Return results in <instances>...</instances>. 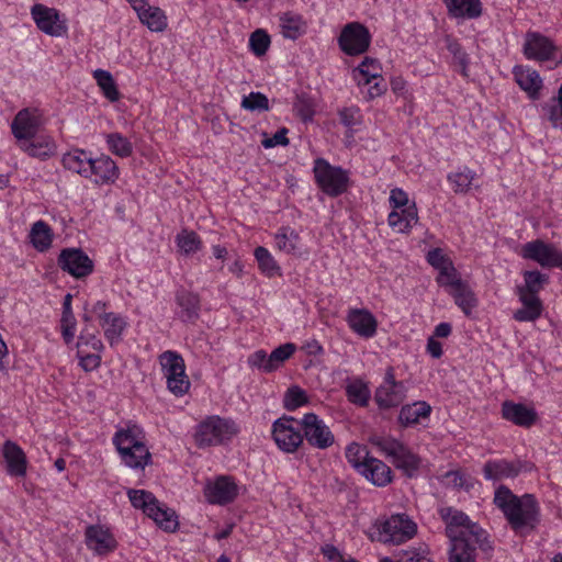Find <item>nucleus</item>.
<instances>
[{"label":"nucleus","instance_id":"43","mask_svg":"<svg viewBox=\"0 0 562 562\" xmlns=\"http://www.w3.org/2000/svg\"><path fill=\"white\" fill-rule=\"evenodd\" d=\"M178 248L183 255L190 256L202 248V240L195 232L184 228L178 234Z\"/></svg>","mask_w":562,"mask_h":562},{"label":"nucleus","instance_id":"35","mask_svg":"<svg viewBox=\"0 0 562 562\" xmlns=\"http://www.w3.org/2000/svg\"><path fill=\"white\" fill-rule=\"evenodd\" d=\"M280 26L284 37L296 40L306 32V23L301 15L286 12L280 18Z\"/></svg>","mask_w":562,"mask_h":562},{"label":"nucleus","instance_id":"36","mask_svg":"<svg viewBox=\"0 0 562 562\" xmlns=\"http://www.w3.org/2000/svg\"><path fill=\"white\" fill-rule=\"evenodd\" d=\"M30 238L36 250L41 252L46 251L53 243L52 228L44 221H37L31 228Z\"/></svg>","mask_w":562,"mask_h":562},{"label":"nucleus","instance_id":"48","mask_svg":"<svg viewBox=\"0 0 562 562\" xmlns=\"http://www.w3.org/2000/svg\"><path fill=\"white\" fill-rule=\"evenodd\" d=\"M254 255L262 273L267 274L268 277H272L279 273L280 267L277 265L276 260L267 248L258 246L255 249Z\"/></svg>","mask_w":562,"mask_h":562},{"label":"nucleus","instance_id":"17","mask_svg":"<svg viewBox=\"0 0 562 562\" xmlns=\"http://www.w3.org/2000/svg\"><path fill=\"white\" fill-rule=\"evenodd\" d=\"M41 125V116L37 110L23 109L16 113L12 123L11 131L18 143L36 136Z\"/></svg>","mask_w":562,"mask_h":562},{"label":"nucleus","instance_id":"28","mask_svg":"<svg viewBox=\"0 0 562 562\" xmlns=\"http://www.w3.org/2000/svg\"><path fill=\"white\" fill-rule=\"evenodd\" d=\"M430 413L431 406L425 401H418L402 406L397 419L401 426L411 427L428 418Z\"/></svg>","mask_w":562,"mask_h":562},{"label":"nucleus","instance_id":"8","mask_svg":"<svg viewBox=\"0 0 562 562\" xmlns=\"http://www.w3.org/2000/svg\"><path fill=\"white\" fill-rule=\"evenodd\" d=\"M371 38L366 25L360 22H350L342 27L337 42L342 53L348 56H358L369 49Z\"/></svg>","mask_w":562,"mask_h":562},{"label":"nucleus","instance_id":"55","mask_svg":"<svg viewBox=\"0 0 562 562\" xmlns=\"http://www.w3.org/2000/svg\"><path fill=\"white\" fill-rule=\"evenodd\" d=\"M270 43V36L265 30L261 29L252 32L249 38L250 49L258 57L267 53Z\"/></svg>","mask_w":562,"mask_h":562},{"label":"nucleus","instance_id":"61","mask_svg":"<svg viewBox=\"0 0 562 562\" xmlns=\"http://www.w3.org/2000/svg\"><path fill=\"white\" fill-rule=\"evenodd\" d=\"M82 345L91 347L93 351L100 352L103 349V344L101 339L93 333H90L87 328H85L78 339V347L80 348Z\"/></svg>","mask_w":562,"mask_h":562},{"label":"nucleus","instance_id":"20","mask_svg":"<svg viewBox=\"0 0 562 562\" xmlns=\"http://www.w3.org/2000/svg\"><path fill=\"white\" fill-rule=\"evenodd\" d=\"M2 457L7 464V472L11 476H25L27 459L23 449L14 441L7 440L2 446Z\"/></svg>","mask_w":562,"mask_h":562},{"label":"nucleus","instance_id":"24","mask_svg":"<svg viewBox=\"0 0 562 562\" xmlns=\"http://www.w3.org/2000/svg\"><path fill=\"white\" fill-rule=\"evenodd\" d=\"M403 382L393 385H380L374 393V401L381 409L398 406L406 397Z\"/></svg>","mask_w":562,"mask_h":562},{"label":"nucleus","instance_id":"29","mask_svg":"<svg viewBox=\"0 0 562 562\" xmlns=\"http://www.w3.org/2000/svg\"><path fill=\"white\" fill-rule=\"evenodd\" d=\"M92 160L91 153L85 149H72L66 153L61 158L64 168L80 175L83 178H89V168Z\"/></svg>","mask_w":562,"mask_h":562},{"label":"nucleus","instance_id":"34","mask_svg":"<svg viewBox=\"0 0 562 562\" xmlns=\"http://www.w3.org/2000/svg\"><path fill=\"white\" fill-rule=\"evenodd\" d=\"M449 562H476V549L470 543V538L450 540Z\"/></svg>","mask_w":562,"mask_h":562},{"label":"nucleus","instance_id":"10","mask_svg":"<svg viewBox=\"0 0 562 562\" xmlns=\"http://www.w3.org/2000/svg\"><path fill=\"white\" fill-rule=\"evenodd\" d=\"M559 47L547 36L538 32H528L524 43L526 58L537 61H554L555 66L562 63Z\"/></svg>","mask_w":562,"mask_h":562},{"label":"nucleus","instance_id":"31","mask_svg":"<svg viewBox=\"0 0 562 562\" xmlns=\"http://www.w3.org/2000/svg\"><path fill=\"white\" fill-rule=\"evenodd\" d=\"M514 75L519 87L526 91L532 100L539 98L542 80L536 70H525L521 67H515Z\"/></svg>","mask_w":562,"mask_h":562},{"label":"nucleus","instance_id":"54","mask_svg":"<svg viewBox=\"0 0 562 562\" xmlns=\"http://www.w3.org/2000/svg\"><path fill=\"white\" fill-rule=\"evenodd\" d=\"M241 108L248 111L265 112L269 111V100L266 94L261 92H250L245 95L240 103Z\"/></svg>","mask_w":562,"mask_h":562},{"label":"nucleus","instance_id":"37","mask_svg":"<svg viewBox=\"0 0 562 562\" xmlns=\"http://www.w3.org/2000/svg\"><path fill=\"white\" fill-rule=\"evenodd\" d=\"M522 276L525 282L516 286V292L539 295V292L549 282V277L538 270H526Z\"/></svg>","mask_w":562,"mask_h":562},{"label":"nucleus","instance_id":"38","mask_svg":"<svg viewBox=\"0 0 562 562\" xmlns=\"http://www.w3.org/2000/svg\"><path fill=\"white\" fill-rule=\"evenodd\" d=\"M449 293L453 296L454 303L463 311L465 315H470L472 308L477 304L474 292L463 282L460 286L454 290H449Z\"/></svg>","mask_w":562,"mask_h":562},{"label":"nucleus","instance_id":"14","mask_svg":"<svg viewBox=\"0 0 562 562\" xmlns=\"http://www.w3.org/2000/svg\"><path fill=\"white\" fill-rule=\"evenodd\" d=\"M31 15L36 26L45 34L60 37L67 34V24L60 18L59 11L55 8H48L42 3H35L31 8Z\"/></svg>","mask_w":562,"mask_h":562},{"label":"nucleus","instance_id":"45","mask_svg":"<svg viewBox=\"0 0 562 562\" xmlns=\"http://www.w3.org/2000/svg\"><path fill=\"white\" fill-rule=\"evenodd\" d=\"M159 362L167 379L169 391L176 393V351H165L160 355Z\"/></svg>","mask_w":562,"mask_h":562},{"label":"nucleus","instance_id":"11","mask_svg":"<svg viewBox=\"0 0 562 562\" xmlns=\"http://www.w3.org/2000/svg\"><path fill=\"white\" fill-rule=\"evenodd\" d=\"M297 424L303 432L302 436L312 447L325 450L335 442L331 430L316 414H305Z\"/></svg>","mask_w":562,"mask_h":562},{"label":"nucleus","instance_id":"21","mask_svg":"<svg viewBox=\"0 0 562 562\" xmlns=\"http://www.w3.org/2000/svg\"><path fill=\"white\" fill-rule=\"evenodd\" d=\"M347 323L361 337L371 338L376 333V318L367 308H351L347 315Z\"/></svg>","mask_w":562,"mask_h":562},{"label":"nucleus","instance_id":"47","mask_svg":"<svg viewBox=\"0 0 562 562\" xmlns=\"http://www.w3.org/2000/svg\"><path fill=\"white\" fill-rule=\"evenodd\" d=\"M348 400L362 407L367 406L371 396L370 390L362 381H355L346 387Z\"/></svg>","mask_w":562,"mask_h":562},{"label":"nucleus","instance_id":"25","mask_svg":"<svg viewBox=\"0 0 562 562\" xmlns=\"http://www.w3.org/2000/svg\"><path fill=\"white\" fill-rule=\"evenodd\" d=\"M522 306L516 310L513 318L517 322H535L543 311L542 302L539 295H531L525 292H516Z\"/></svg>","mask_w":562,"mask_h":562},{"label":"nucleus","instance_id":"12","mask_svg":"<svg viewBox=\"0 0 562 562\" xmlns=\"http://www.w3.org/2000/svg\"><path fill=\"white\" fill-rule=\"evenodd\" d=\"M521 256L539 263L542 268H560L562 270V252L552 244L536 239L526 243Z\"/></svg>","mask_w":562,"mask_h":562},{"label":"nucleus","instance_id":"3","mask_svg":"<svg viewBox=\"0 0 562 562\" xmlns=\"http://www.w3.org/2000/svg\"><path fill=\"white\" fill-rule=\"evenodd\" d=\"M440 516L447 525L446 535L450 540L472 537L482 551L493 550L487 532L476 522L471 521L463 512L445 507L440 509Z\"/></svg>","mask_w":562,"mask_h":562},{"label":"nucleus","instance_id":"19","mask_svg":"<svg viewBox=\"0 0 562 562\" xmlns=\"http://www.w3.org/2000/svg\"><path fill=\"white\" fill-rule=\"evenodd\" d=\"M238 494V487L229 476H218L205 487L204 495L209 503L226 505L232 503Z\"/></svg>","mask_w":562,"mask_h":562},{"label":"nucleus","instance_id":"52","mask_svg":"<svg viewBox=\"0 0 562 562\" xmlns=\"http://www.w3.org/2000/svg\"><path fill=\"white\" fill-rule=\"evenodd\" d=\"M346 458L348 462L360 473L362 465L366 464L367 460L372 459L369 456L368 450L364 447L353 442L350 443L346 449Z\"/></svg>","mask_w":562,"mask_h":562},{"label":"nucleus","instance_id":"42","mask_svg":"<svg viewBox=\"0 0 562 562\" xmlns=\"http://www.w3.org/2000/svg\"><path fill=\"white\" fill-rule=\"evenodd\" d=\"M106 145L109 150L122 158L130 157L133 153L132 143L121 133H110L106 135Z\"/></svg>","mask_w":562,"mask_h":562},{"label":"nucleus","instance_id":"41","mask_svg":"<svg viewBox=\"0 0 562 562\" xmlns=\"http://www.w3.org/2000/svg\"><path fill=\"white\" fill-rule=\"evenodd\" d=\"M178 305L181 307L180 317L183 322H193L199 317L200 300L196 294H183L178 300Z\"/></svg>","mask_w":562,"mask_h":562},{"label":"nucleus","instance_id":"7","mask_svg":"<svg viewBox=\"0 0 562 562\" xmlns=\"http://www.w3.org/2000/svg\"><path fill=\"white\" fill-rule=\"evenodd\" d=\"M313 171L317 186L325 194L336 198L348 190L349 175L341 167L331 166L324 158H317Z\"/></svg>","mask_w":562,"mask_h":562},{"label":"nucleus","instance_id":"58","mask_svg":"<svg viewBox=\"0 0 562 562\" xmlns=\"http://www.w3.org/2000/svg\"><path fill=\"white\" fill-rule=\"evenodd\" d=\"M357 70L366 77V85H369L372 79L376 80L380 77V65L375 58L364 57L361 64L357 67Z\"/></svg>","mask_w":562,"mask_h":562},{"label":"nucleus","instance_id":"23","mask_svg":"<svg viewBox=\"0 0 562 562\" xmlns=\"http://www.w3.org/2000/svg\"><path fill=\"white\" fill-rule=\"evenodd\" d=\"M21 150L33 158L45 160L56 151V144L48 136H34L18 143Z\"/></svg>","mask_w":562,"mask_h":562},{"label":"nucleus","instance_id":"50","mask_svg":"<svg viewBox=\"0 0 562 562\" xmlns=\"http://www.w3.org/2000/svg\"><path fill=\"white\" fill-rule=\"evenodd\" d=\"M445 41H446L447 49L453 56L454 63L460 66L461 74L464 77H467L468 76V65H469L468 54L464 52V49L458 43V41L454 40L452 36L447 35Z\"/></svg>","mask_w":562,"mask_h":562},{"label":"nucleus","instance_id":"32","mask_svg":"<svg viewBox=\"0 0 562 562\" xmlns=\"http://www.w3.org/2000/svg\"><path fill=\"white\" fill-rule=\"evenodd\" d=\"M100 326L104 330V336L111 346L121 340L122 334L126 327V322L115 313H108L102 316Z\"/></svg>","mask_w":562,"mask_h":562},{"label":"nucleus","instance_id":"56","mask_svg":"<svg viewBox=\"0 0 562 562\" xmlns=\"http://www.w3.org/2000/svg\"><path fill=\"white\" fill-rule=\"evenodd\" d=\"M436 282L438 283L439 286L449 290H454L457 286H460L464 281L461 279L459 272L452 265L446 270H442L438 273Z\"/></svg>","mask_w":562,"mask_h":562},{"label":"nucleus","instance_id":"63","mask_svg":"<svg viewBox=\"0 0 562 562\" xmlns=\"http://www.w3.org/2000/svg\"><path fill=\"white\" fill-rule=\"evenodd\" d=\"M191 383L186 374L184 360L178 355V395H183L190 390Z\"/></svg>","mask_w":562,"mask_h":562},{"label":"nucleus","instance_id":"27","mask_svg":"<svg viewBox=\"0 0 562 562\" xmlns=\"http://www.w3.org/2000/svg\"><path fill=\"white\" fill-rule=\"evenodd\" d=\"M360 474L376 486H385L392 481L391 468L373 457L362 465Z\"/></svg>","mask_w":562,"mask_h":562},{"label":"nucleus","instance_id":"1","mask_svg":"<svg viewBox=\"0 0 562 562\" xmlns=\"http://www.w3.org/2000/svg\"><path fill=\"white\" fill-rule=\"evenodd\" d=\"M494 504L516 532L532 531L539 522V507L532 494L518 497L507 486L501 485L495 491Z\"/></svg>","mask_w":562,"mask_h":562},{"label":"nucleus","instance_id":"4","mask_svg":"<svg viewBox=\"0 0 562 562\" xmlns=\"http://www.w3.org/2000/svg\"><path fill=\"white\" fill-rule=\"evenodd\" d=\"M369 441L385 457L391 458L394 467L402 470L406 476L413 477L419 469L420 458L402 441L382 436H372Z\"/></svg>","mask_w":562,"mask_h":562},{"label":"nucleus","instance_id":"46","mask_svg":"<svg viewBox=\"0 0 562 562\" xmlns=\"http://www.w3.org/2000/svg\"><path fill=\"white\" fill-rule=\"evenodd\" d=\"M315 101L306 93L297 94L293 103L295 114L303 121H312L315 114Z\"/></svg>","mask_w":562,"mask_h":562},{"label":"nucleus","instance_id":"49","mask_svg":"<svg viewBox=\"0 0 562 562\" xmlns=\"http://www.w3.org/2000/svg\"><path fill=\"white\" fill-rule=\"evenodd\" d=\"M277 246L280 250L286 254H297L300 248L297 246L300 238L297 233L290 228H282L276 236Z\"/></svg>","mask_w":562,"mask_h":562},{"label":"nucleus","instance_id":"33","mask_svg":"<svg viewBox=\"0 0 562 562\" xmlns=\"http://www.w3.org/2000/svg\"><path fill=\"white\" fill-rule=\"evenodd\" d=\"M389 225L400 233H405L418 222V214L415 204L403 209L401 212L392 211L389 214Z\"/></svg>","mask_w":562,"mask_h":562},{"label":"nucleus","instance_id":"64","mask_svg":"<svg viewBox=\"0 0 562 562\" xmlns=\"http://www.w3.org/2000/svg\"><path fill=\"white\" fill-rule=\"evenodd\" d=\"M402 553L407 557L406 562H431L427 557V550L422 547L403 550Z\"/></svg>","mask_w":562,"mask_h":562},{"label":"nucleus","instance_id":"51","mask_svg":"<svg viewBox=\"0 0 562 562\" xmlns=\"http://www.w3.org/2000/svg\"><path fill=\"white\" fill-rule=\"evenodd\" d=\"M308 403L306 392L300 386L293 385L288 389L283 398V406L286 411H295L296 408Z\"/></svg>","mask_w":562,"mask_h":562},{"label":"nucleus","instance_id":"13","mask_svg":"<svg viewBox=\"0 0 562 562\" xmlns=\"http://www.w3.org/2000/svg\"><path fill=\"white\" fill-rule=\"evenodd\" d=\"M294 417L283 416L277 419L272 426V437L277 446L286 453H293L303 443L301 428L296 429L293 423H297Z\"/></svg>","mask_w":562,"mask_h":562},{"label":"nucleus","instance_id":"15","mask_svg":"<svg viewBox=\"0 0 562 562\" xmlns=\"http://www.w3.org/2000/svg\"><path fill=\"white\" fill-rule=\"evenodd\" d=\"M58 266L70 276L81 279L93 271V261L80 248H65L58 256Z\"/></svg>","mask_w":562,"mask_h":562},{"label":"nucleus","instance_id":"60","mask_svg":"<svg viewBox=\"0 0 562 562\" xmlns=\"http://www.w3.org/2000/svg\"><path fill=\"white\" fill-rule=\"evenodd\" d=\"M427 262L439 272L453 265L452 260L446 256L441 248H434L427 254Z\"/></svg>","mask_w":562,"mask_h":562},{"label":"nucleus","instance_id":"2","mask_svg":"<svg viewBox=\"0 0 562 562\" xmlns=\"http://www.w3.org/2000/svg\"><path fill=\"white\" fill-rule=\"evenodd\" d=\"M113 443L122 462L131 469L144 470L151 462V454L136 426L119 429L113 437Z\"/></svg>","mask_w":562,"mask_h":562},{"label":"nucleus","instance_id":"6","mask_svg":"<svg viewBox=\"0 0 562 562\" xmlns=\"http://www.w3.org/2000/svg\"><path fill=\"white\" fill-rule=\"evenodd\" d=\"M127 496L133 507L142 509L143 513L153 518L155 522L166 531H176V519L173 513L161 507L155 495L145 490H127Z\"/></svg>","mask_w":562,"mask_h":562},{"label":"nucleus","instance_id":"62","mask_svg":"<svg viewBox=\"0 0 562 562\" xmlns=\"http://www.w3.org/2000/svg\"><path fill=\"white\" fill-rule=\"evenodd\" d=\"M268 359L269 356L265 350H257L248 357V364L252 368L260 369L266 373H270L272 370L269 369Z\"/></svg>","mask_w":562,"mask_h":562},{"label":"nucleus","instance_id":"59","mask_svg":"<svg viewBox=\"0 0 562 562\" xmlns=\"http://www.w3.org/2000/svg\"><path fill=\"white\" fill-rule=\"evenodd\" d=\"M340 122L348 128L347 136L352 137L353 127L360 124L358 108H344L339 111Z\"/></svg>","mask_w":562,"mask_h":562},{"label":"nucleus","instance_id":"40","mask_svg":"<svg viewBox=\"0 0 562 562\" xmlns=\"http://www.w3.org/2000/svg\"><path fill=\"white\" fill-rule=\"evenodd\" d=\"M140 21L148 26L149 30L159 32L162 31L167 23L164 12L159 8H151L149 5L137 12Z\"/></svg>","mask_w":562,"mask_h":562},{"label":"nucleus","instance_id":"44","mask_svg":"<svg viewBox=\"0 0 562 562\" xmlns=\"http://www.w3.org/2000/svg\"><path fill=\"white\" fill-rule=\"evenodd\" d=\"M548 121L554 128H562V85L559 88L558 97L542 108Z\"/></svg>","mask_w":562,"mask_h":562},{"label":"nucleus","instance_id":"53","mask_svg":"<svg viewBox=\"0 0 562 562\" xmlns=\"http://www.w3.org/2000/svg\"><path fill=\"white\" fill-rule=\"evenodd\" d=\"M296 347L292 342L283 344L279 347H277L269 355V369L276 371L282 363L288 360L295 351Z\"/></svg>","mask_w":562,"mask_h":562},{"label":"nucleus","instance_id":"9","mask_svg":"<svg viewBox=\"0 0 562 562\" xmlns=\"http://www.w3.org/2000/svg\"><path fill=\"white\" fill-rule=\"evenodd\" d=\"M417 531L416 524L405 514L392 515L379 528V541L401 544L412 539Z\"/></svg>","mask_w":562,"mask_h":562},{"label":"nucleus","instance_id":"22","mask_svg":"<svg viewBox=\"0 0 562 562\" xmlns=\"http://www.w3.org/2000/svg\"><path fill=\"white\" fill-rule=\"evenodd\" d=\"M502 416L520 427H530L537 420V412L521 403L505 401L502 404Z\"/></svg>","mask_w":562,"mask_h":562},{"label":"nucleus","instance_id":"57","mask_svg":"<svg viewBox=\"0 0 562 562\" xmlns=\"http://www.w3.org/2000/svg\"><path fill=\"white\" fill-rule=\"evenodd\" d=\"M474 176L473 171L467 169L461 172L450 173L448 180L453 183L456 193H464L470 189Z\"/></svg>","mask_w":562,"mask_h":562},{"label":"nucleus","instance_id":"30","mask_svg":"<svg viewBox=\"0 0 562 562\" xmlns=\"http://www.w3.org/2000/svg\"><path fill=\"white\" fill-rule=\"evenodd\" d=\"M520 470L519 462H508L506 460L487 461L483 467L484 477L494 481L516 477Z\"/></svg>","mask_w":562,"mask_h":562},{"label":"nucleus","instance_id":"18","mask_svg":"<svg viewBox=\"0 0 562 562\" xmlns=\"http://www.w3.org/2000/svg\"><path fill=\"white\" fill-rule=\"evenodd\" d=\"M88 172V179H91L98 186L112 184L120 176L116 162L108 155L92 158Z\"/></svg>","mask_w":562,"mask_h":562},{"label":"nucleus","instance_id":"5","mask_svg":"<svg viewBox=\"0 0 562 562\" xmlns=\"http://www.w3.org/2000/svg\"><path fill=\"white\" fill-rule=\"evenodd\" d=\"M238 432V427L232 419L217 415L207 416L198 424L194 442L199 448L223 445Z\"/></svg>","mask_w":562,"mask_h":562},{"label":"nucleus","instance_id":"26","mask_svg":"<svg viewBox=\"0 0 562 562\" xmlns=\"http://www.w3.org/2000/svg\"><path fill=\"white\" fill-rule=\"evenodd\" d=\"M448 13L456 19H477L482 15L481 0H443Z\"/></svg>","mask_w":562,"mask_h":562},{"label":"nucleus","instance_id":"16","mask_svg":"<svg viewBox=\"0 0 562 562\" xmlns=\"http://www.w3.org/2000/svg\"><path fill=\"white\" fill-rule=\"evenodd\" d=\"M86 544L97 555H108L113 552L117 542L109 529L100 525H90L85 531Z\"/></svg>","mask_w":562,"mask_h":562},{"label":"nucleus","instance_id":"39","mask_svg":"<svg viewBox=\"0 0 562 562\" xmlns=\"http://www.w3.org/2000/svg\"><path fill=\"white\" fill-rule=\"evenodd\" d=\"M93 78L97 80L98 86L109 101L115 102L120 99V92L111 72L103 69H97L93 71Z\"/></svg>","mask_w":562,"mask_h":562}]
</instances>
